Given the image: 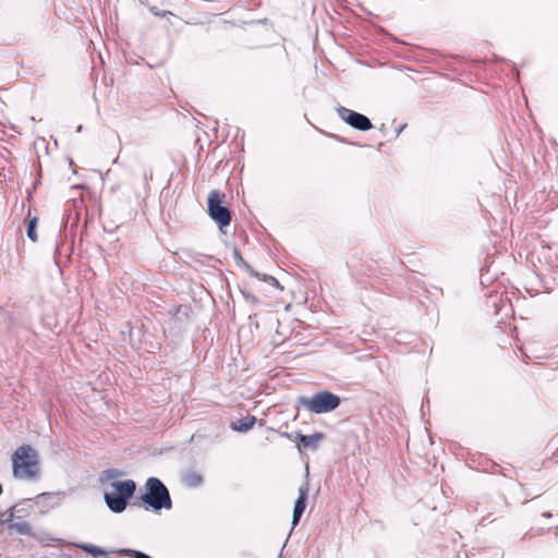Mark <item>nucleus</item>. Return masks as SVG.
I'll return each instance as SVG.
<instances>
[{"label":"nucleus","instance_id":"obj_15","mask_svg":"<svg viewBox=\"0 0 558 558\" xmlns=\"http://www.w3.org/2000/svg\"><path fill=\"white\" fill-rule=\"evenodd\" d=\"M232 256H233V259L235 260V263L239 265V266H243V267H246L248 268V265L246 264V262L243 259L242 255H241V252L234 247L233 251H232Z\"/></svg>","mask_w":558,"mask_h":558},{"label":"nucleus","instance_id":"obj_8","mask_svg":"<svg viewBox=\"0 0 558 558\" xmlns=\"http://www.w3.org/2000/svg\"><path fill=\"white\" fill-rule=\"evenodd\" d=\"M323 434L315 433L313 435H298L299 441L305 447L311 449H316L318 446V442L323 439Z\"/></svg>","mask_w":558,"mask_h":558},{"label":"nucleus","instance_id":"obj_19","mask_svg":"<svg viewBox=\"0 0 558 558\" xmlns=\"http://www.w3.org/2000/svg\"><path fill=\"white\" fill-rule=\"evenodd\" d=\"M544 515L547 517V518H550L551 513L547 512V513H544Z\"/></svg>","mask_w":558,"mask_h":558},{"label":"nucleus","instance_id":"obj_14","mask_svg":"<svg viewBox=\"0 0 558 558\" xmlns=\"http://www.w3.org/2000/svg\"><path fill=\"white\" fill-rule=\"evenodd\" d=\"M120 475H121V472L119 470L108 469L101 473V480H113L116 477H119Z\"/></svg>","mask_w":558,"mask_h":558},{"label":"nucleus","instance_id":"obj_17","mask_svg":"<svg viewBox=\"0 0 558 558\" xmlns=\"http://www.w3.org/2000/svg\"><path fill=\"white\" fill-rule=\"evenodd\" d=\"M16 512H17V509L16 507H13L11 510H10V513L8 514L7 519H5V522L9 524L11 523H14V518L16 517Z\"/></svg>","mask_w":558,"mask_h":558},{"label":"nucleus","instance_id":"obj_9","mask_svg":"<svg viewBox=\"0 0 558 558\" xmlns=\"http://www.w3.org/2000/svg\"><path fill=\"white\" fill-rule=\"evenodd\" d=\"M182 481L185 486L194 488L203 484V476L195 471H187L184 473Z\"/></svg>","mask_w":558,"mask_h":558},{"label":"nucleus","instance_id":"obj_12","mask_svg":"<svg viewBox=\"0 0 558 558\" xmlns=\"http://www.w3.org/2000/svg\"><path fill=\"white\" fill-rule=\"evenodd\" d=\"M76 546L80 549H82L83 551L87 553L88 555H90L95 558L102 557V556L107 555L105 549H102L96 545H93V544L82 543V544H77Z\"/></svg>","mask_w":558,"mask_h":558},{"label":"nucleus","instance_id":"obj_3","mask_svg":"<svg viewBox=\"0 0 558 558\" xmlns=\"http://www.w3.org/2000/svg\"><path fill=\"white\" fill-rule=\"evenodd\" d=\"M111 486L116 492L105 493V501L107 507L114 513H121L125 510L128 499L131 498L136 489L133 480L123 482H113Z\"/></svg>","mask_w":558,"mask_h":558},{"label":"nucleus","instance_id":"obj_7","mask_svg":"<svg viewBox=\"0 0 558 558\" xmlns=\"http://www.w3.org/2000/svg\"><path fill=\"white\" fill-rule=\"evenodd\" d=\"M308 489H310V487H308L307 482L303 483L299 487V496H298V499L295 500L293 515H292V525L293 526H295L299 523V521L306 508V499H307Z\"/></svg>","mask_w":558,"mask_h":558},{"label":"nucleus","instance_id":"obj_18","mask_svg":"<svg viewBox=\"0 0 558 558\" xmlns=\"http://www.w3.org/2000/svg\"><path fill=\"white\" fill-rule=\"evenodd\" d=\"M265 280L271 284L278 286V281L271 276L266 277Z\"/></svg>","mask_w":558,"mask_h":558},{"label":"nucleus","instance_id":"obj_5","mask_svg":"<svg viewBox=\"0 0 558 558\" xmlns=\"http://www.w3.org/2000/svg\"><path fill=\"white\" fill-rule=\"evenodd\" d=\"M225 194H222L218 190H213L208 195V215L209 217L216 221L220 229L227 227L231 222V213L228 207L222 205V198Z\"/></svg>","mask_w":558,"mask_h":558},{"label":"nucleus","instance_id":"obj_11","mask_svg":"<svg viewBox=\"0 0 558 558\" xmlns=\"http://www.w3.org/2000/svg\"><path fill=\"white\" fill-rule=\"evenodd\" d=\"M10 533L19 535H32V527L26 521H16L8 525Z\"/></svg>","mask_w":558,"mask_h":558},{"label":"nucleus","instance_id":"obj_4","mask_svg":"<svg viewBox=\"0 0 558 558\" xmlns=\"http://www.w3.org/2000/svg\"><path fill=\"white\" fill-rule=\"evenodd\" d=\"M300 403L315 414L328 413L340 405V398L327 390L319 391L312 397H301Z\"/></svg>","mask_w":558,"mask_h":558},{"label":"nucleus","instance_id":"obj_13","mask_svg":"<svg viewBox=\"0 0 558 558\" xmlns=\"http://www.w3.org/2000/svg\"><path fill=\"white\" fill-rule=\"evenodd\" d=\"M37 221H38V219L36 217H34V218L29 219L28 226H27V236L33 242L37 241V233H36Z\"/></svg>","mask_w":558,"mask_h":558},{"label":"nucleus","instance_id":"obj_1","mask_svg":"<svg viewBox=\"0 0 558 558\" xmlns=\"http://www.w3.org/2000/svg\"><path fill=\"white\" fill-rule=\"evenodd\" d=\"M13 475L25 481H35L39 474L37 452L28 445L19 447L12 456Z\"/></svg>","mask_w":558,"mask_h":558},{"label":"nucleus","instance_id":"obj_2","mask_svg":"<svg viewBox=\"0 0 558 558\" xmlns=\"http://www.w3.org/2000/svg\"><path fill=\"white\" fill-rule=\"evenodd\" d=\"M146 493L142 495V501L154 511L162 508L171 509L172 501L168 488L157 477H149L145 484Z\"/></svg>","mask_w":558,"mask_h":558},{"label":"nucleus","instance_id":"obj_6","mask_svg":"<svg viewBox=\"0 0 558 558\" xmlns=\"http://www.w3.org/2000/svg\"><path fill=\"white\" fill-rule=\"evenodd\" d=\"M337 113L341 120H343L345 123H348L351 128L355 130L368 131L373 128L371 120L366 116L350 110L345 107H338Z\"/></svg>","mask_w":558,"mask_h":558},{"label":"nucleus","instance_id":"obj_10","mask_svg":"<svg viewBox=\"0 0 558 558\" xmlns=\"http://www.w3.org/2000/svg\"><path fill=\"white\" fill-rule=\"evenodd\" d=\"M256 423L255 416H246L232 423L231 427L238 432H247L253 428Z\"/></svg>","mask_w":558,"mask_h":558},{"label":"nucleus","instance_id":"obj_16","mask_svg":"<svg viewBox=\"0 0 558 558\" xmlns=\"http://www.w3.org/2000/svg\"><path fill=\"white\" fill-rule=\"evenodd\" d=\"M39 497L45 498V499H56V504H59L63 499L64 493L58 492V493H53V494H43Z\"/></svg>","mask_w":558,"mask_h":558}]
</instances>
